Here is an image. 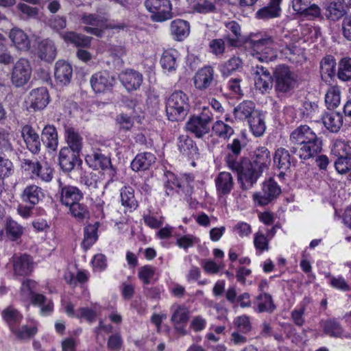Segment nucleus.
<instances>
[{
    "label": "nucleus",
    "instance_id": "nucleus-1",
    "mask_svg": "<svg viewBox=\"0 0 351 351\" xmlns=\"http://www.w3.org/2000/svg\"><path fill=\"white\" fill-rule=\"evenodd\" d=\"M287 147L289 150L278 148L274 155V164L281 171L280 174L296 165L297 160L291 155L306 160L319 154L322 150V140L308 125H301L291 132Z\"/></svg>",
    "mask_w": 351,
    "mask_h": 351
},
{
    "label": "nucleus",
    "instance_id": "nucleus-2",
    "mask_svg": "<svg viewBox=\"0 0 351 351\" xmlns=\"http://www.w3.org/2000/svg\"><path fill=\"white\" fill-rule=\"evenodd\" d=\"M273 77L274 89L278 96L291 94L297 87L298 75L288 66H277L273 73Z\"/></svg>",
    "mask_w": 351,
    "mask_h": 351
},
{
    "label": "nucleus",
    "instance_id": "nucleus-3",
    "mask_svg": "<svg viewBox=\"0 0 351 351\" xmlns=\"http://www.w3.org/2000/svg\"><path fill=\"white\" fill-rule=\"evenodd\" d=\"M189 110V97L181 90L173 92L166 101V113L169 121H183Z\"/></svg>",
    "mask_w": 351,
    "mask_h": 351
},
{
    "label": "nucleus",
    "instance_id": "nucleus-4",
    "mask_svg": "<svg viewBox=\"0 0 351 351\" xmlns=\"http://www.w3.org/2000/svg\"><path fill=\"white\" fill-rule=\"evenodd\" d=\"M250 54L261 62H269L276 56L278 44L272 36H265L249 42Z\"/></svg>",
    "mask_w": 351,
    "mask_h": 351
},
{
    "label": "nucleus",
    "instance_id": "nucleus-5",
    "mask_svg": "<svg viewBox=\"0 0 351 351\" xmlns=\"http://www.w3.org/2000/svg\"><path fill=\"white\" fill-rule=\"evenodd\" d=\"M237 169H230L237 172L238 182L243 190H248L257 182L262 173L253 167L249 160L239 162Z\"/></svg>",
    "mask_w": 351,
    "mask_h": 351
},
{
    "label": "nucleus",
    "instance_id": "nucleus-6",
    "mask_svg": "<svg viewBox=\"0 0 351 351\" xmlns=\"http://www.w3.org/2000/svg\"><path fill=\"white\" fill-rule=\"evenodd\" d=\"M144 5L151 13L150 19L154 22H163L173 17L169 0H145Z\"/></svg>",
    "mask_w": 351,
    "mask_h": 351
},
{
    "label": "nucleus",
    "instance_id": "nucleus-7",
    "mask_svg": "<svg viewBox=\"0 0 351 351\" xmlns=\"http://www.w3.org/2000/svg\"><path fill=\"white\" fill-rule=\"evenodd\" d=\"M213 120V114L206 108H204L198 116L191 117L186 123V130L200 138L210 131V123Z\"/></svg>",
    "mask_w": 351,
    "mask_h": 351
},
{
    "label": "nucleus",
    "instance_id": "nucleus-8",
    "mask_svg": "<svg viewBox=\"0 0 351 351\" xmlns=\"http://www.w3.org/2000/svg\"><path fill=\"white\" fill-rule=\"evenodd\" d=\"M71 16H77L81 23L86 26L84 30L88 34H93L98 37H101L104 32L102 28L106 27L107 19L102 16L97 14H89L86 12L78 13L73 12L69 14Z\"/></svg>",
    "mask_w": 351,
    "mask_h": 351
},
{
    "label": "nucleus",
    "instance_id": "nucleus-9",
    "mask_svg": "<svg viewBox=\"0 0 351 351\" xmlns=\"http://www.w3.org/2000/svg\"><path fill=\"white\" fill-rule=\"evenodd\" d=\"M171 311L172 312L171 322L175 331L181 336L186 335V326L190 318L189 308L184 305L175 304L171 306Z\"/></svg>",
    "mask_w": 351,
    "mask_h": 351
},
{
    "label": "nucleus",
    "instance_id": "nucleus-10",
    "mask_svg": "<svg viewBox=\"0 0 351 351\" xmlns=\"http://www.w3.org/2000/svg\"><path fill=\"white\" fill-rule=\"evenodd\" d=\"M32 75L29 62L20 58L14 64L11 73V82L16 87H21L28 82Z\"/></svg>",
    "mask_w": 351,
    "mask_h": 351
},
{
    "label": "nucleus",
    "instance_id": "nucleus-11",
    "mask_svg": "<svg viewBox=\"0 0 351 351\" xmlns=\"http://www.w3.org/2000/svg\"><path fill=\"white\" fill-rule=\"evenodd\" d=\"M281 193V189L276 182L269 178L263 184L262 191L253 195L255 202L259 206H265L276 198Z\"/></svg>",
    "mask_w": 351,
    "mask_h": 351
},
{
    "label": "nucleus",
    "instance_id": "nucleus-12",
    "mask_svg": "<svg viewBox=\"0 0 351 351\" xmlns=\"http://www.w3.org/2000/svg\"><path fill=\"white\" fill-rule=\"evenodd\" d=\"M244 145L239 138H234L231 143L227 145L228 153L225 157V161L229 169H237L239 162L247 160L240 156Z\"/></svg>",
    "mask_w": 351,
    "mask_h": 351
},
{
    "label": "nucleus",
    "instance_id": "nucleus-13",
    "mask_svg": "<svg viewBox=\"0 0 351 351\" xmlns=\"http://www.w3.org/2000/svg\"><path fill=\"white\" fill-rule=\"evenodd\" d=\"M28 108L37 111L44 109L49 102V95L46 87L32 90L27 99Z\"/></svg>",
    "mask_w": 351,
    "mask_h": 351
},
{
    "label": "nucleus",
    "instance_id": "nucleus-14",
    "mask_svg": "<svg viewBox=\"0 0 351 351\" xmlns=\"http://www.w3.org/2000/svg\"><path fill=\"white\" fill-rule=\"evenodd\" d=\"M14 274L16 276H27L33 271L34 261L27 254H14L12 258Z\"/></svg>",
    "mask_w": 351,
    "mask_h": 351
},
{
    "label": "nucleus",
    "instance_id": "nucleus-15",
    "mask_svg": "<svg viewBox=\"0 0 351 351\" xmlns=\"http://www.w3.org/2000/svg\"><path fill=\"white\" fill-rule=\"evenodd\" d=\"M90 83L95 93H101L112 88L114 78L106 71L98 72L92 75Z\"/></svg>",
    "mask_w": 351,
    "mask_h": 351
},
{
    "label": "nucleus",
    "instance_id": "nucleus-16",
    "mask_svg": "<svg viewBox=\"0 0 351 351\" xmlns=\"http://www.w3.org/2000/svg\"><path fill=\"white\" fill-rule=\"evenodd\" d=\"M215 71L211 66H206L199 69L193 77L195 87L199 90L208 88L214 81Z\"/></svg>",
    "mask_w": 351,
    "mask_h": 351
},
{
    "label": "nucleus",
    "instance_id": "nucleus-17",
    "mask_svg": "<svg viewBox=\"0 0 351 351\" xmlns=\"http://www.w3.org/2000/svg\"><path fill=\"white\" fill-rule=\"evenodd\" d=\"M80 154L62 147L59 152V165L61 169L65 172L71 171L77 164L81 162Z\"/></svg>",
    "mask_w": 351,
    "mask_h": 351
},
{
    "label": "nucleus",
    "instance_id": "nucleus-18",
    "mask_svg": "<svg viewBox=\"0 0 351 351\" xmlns=\"http://www.w3.org/2000/svg\"><path fill=\"white\" fill-rule=\"evenodd\" d=\"M21 136L26 144L27 148L34 154L40 152L41 143L39 135L33 128L29 125H24L21 129Z\"/></svg>",
    "mask_w": 351,
    "mask_h": 351
},
{
    "label": "nucleus",
    "instance_id": "nucleus-19",
    "mask_svg": "<svg viewBox=\"0 0 351 351\" xmlns=\"http://www.w3.org/2000/svg\"><path fill=\"white\" fill-rule=\"evenodd\" d=\"M64 138L67 144L64 148L81 153L83 147V137L78 130L71 126H64Z\"/></svg>",
    "mask_w": 351,
    "mask_h": 351
},
{
    "label": "nucleus",
    "instance_id": "nucleus-20",
    "mask_svg": "<svg viewBox=\"0 0 351 351\" xmlns=\"http://www.w3.org/2000/svg\"><path fill=\"white\" fill-rule=\"evenodd\" d=\"M60 202L66 206H70L80 202L83 198V193L77 186L72 185H60Z\"/></svg>",
    "mask_w": 351,
    "mask_h": 351
},
{
    "label": "nucleus",
    "instance_id": "nucleus-21",
    "mask_svg": "<svg viewBox=\"0 0 351 351\" xmlns=\"http://www.w3.org/2000/svg\"><path fill=\"white\" fill-rule=\"evenodd\" d=\"M120 80L128 91L136 90L143 83V75L134 70H127L120 75Z\"/></svg>",
    "mask_w": 351,
    "mask_h": 351
},
{
    "label": "nucleus",
    "instance_id": "nucleus-22",
    "mask_svg": "<svg viewBox=\"0 0 351 351\" xmlns=\"http://www.w3.org/2000/svg\"><path fill=\"white\" fill-rule=\"evenodd\" d=\"M85 160L89 167L93 169H101L104 170L112 167L110 158L102 154L100 150L94 151L93 153L86 155Z\"/></svg>",
    "mask_w": 351,
    "mask_h": 351
},
{
    "label": "nucleus",
    "instance_id": "nucleus-23",
    "mask_svg": "<svg viewBox=\"0 0 351 351\" xmlns=\"http://www.w3.org/2000/svg\"><path fill=\"white\" fill-rule=\"evenodd\" d=\"M326 18L332 21L336 22L345 17L346 14V8L345 4L341 1H331L326 5Z\"/></svg>",
    "mask_w": 351,
    "mask_h": 351
},
{
    "label": "nucleus",
    "instance_id": "nucleus-24",
    "mask_svg": "<svg viewBox=\"0 0 351 351\" xmlns=\"http://www.w3.org/2000/svg\"><path fill=\"white\" fill-rule=\"evenodd\" d=\"M271 161L270 152L267 148L262 147L255 151L251 164L263 173L265 170L269 169Z\"/></svg>",
    "mask_w": 351,
    "mask_h": 351
},
{
    "label": "nucleus",
    "instance_id": "nucleus-25",
    "mask_svg": "<svg viewBox=\"0 0 351 351\" xmlns=\"http://www.w3.org/2000/svg\"><path fill=\"white\" fill-rule=\"evenodd\" d=\"M73 75V69L71 65L64 61L58 60L56 63L54 77L60 84L66 85L71 80Z\"/></svg>",
    "mask_w": 351,
    "mask_h": 351
},
{
    "label": "nucleus",
    "instance_id": "nucleus-26",
    "mask_svg": "<svg viewBox=\"0 0 351 351\" xmlns=\"http://www.w3.org/2000/svg\"><path fill=\"white\" fill-rule=\"evenodd\" d=\"M9 38L18 50L27 51L30 49V40L23 30L18 28L11 29Z\"/></svg>",
    "mask_w": 351,
    "mask_h": 351
},
{
    "label": "nucleus",
    "instance_id": "nucleus-27",
    "mask_svg": "<svg viewBox=\"0 0 351 351\" xmlns=\"http://www.w3.org/2000/svg\"><path fill=\"white\" fill-rule=\"evenodd\" d=\"M38 56L46 62H52L56 56V48L54 43L49 39L41 40L38 45Z\"/></svg>",
    "mask_w": 351,
    "mask_h": 351
},
{
    "label": "nucleus",
    "instance_id": "nucleus-28",
    "mask_svg": "<svg viewBox=\"0 0 351 351\" xmlns=\"http://www.w3.org/2000/svg\"><path fill=\"white\" fill-rule=\"evenodd\" d=\"M44 196L42 188L35 184L26 186L21 194L22 200L32 204L33 206L38 204Z\"/></svg>",
    "mask_w": 351,
    "mask_h": 351
},
{
    "label": "nucleus",
    "instance_id": "nucleus-29",
    "mask_svg": "<svg viewBox=\"0 0 351 351\" xmlns=\"http://www.w3.org/2000/svg\"><path fill=\"white\" fill-rule=\"evenodd\" d=\"M155 156L150 152L138 154L131 162V168L136 172L145 171L155 162Z\"/></svg>",
    "mask_w": 351,
    "mask_h": 351
},
{
    "label": "nucleus",
    "instance_id": "nucleus-30",
    "mask_svg": "<svg viewBox=\"0 0 351 351\" xmlns=\"http://www.w3.org/2000/svg\"><path fill=\"white\" fill-rule=\"evenodd\" d=\"M62 37L66 43L73 44L77 47L82 48L89 47L93 39L90 36L73 31L64 32L62 34Z\"/></svg>",
    "mask_w": 351,
    "mask_h": 351
},
{
    "label": "nucleus",
    "instance_id": "nucleus-31",
    "mask_svg": "<svg viewBox=\"0 0 351 351\" xmlns=\"http://www.w3.org/2000/svg\"><path fill=\"white\" fill-rule=\"evenodd\" d=\"M258 111L255 109V104L253 101L245 100L234 108V115L239 120H249Z\"/></svg>",
    "mask_w": 351,
    "mask_h": 351
},
{
    "label": "nucleus",
    "instance_id": "nucleus-32",
    "mask_svg": "<svg viewBox=\"0 0 351 351\" xmlns=\"http://www.w3.org/2000/svg\"><path fill=\"white\" fill-rule=\"evenodd\" d=\"M217 191L219 195L229 194L233 187L232 175L228 172H221L215 179Z\"/></svg>",
    "mask_w": 351,
    "mask_h": 351
},
{
    "label": "nucleus",
    "instance_id": "nucleus-33",
    "mask_svg": "<svg viewBox=\"0 0 351 351\" xmlns=\"http://www.w3.org/2000/svg\"><path fill=\"white\" fill-rule=\"evenodd\" d=\"M324 126L331 132H337L343 125V117L339 112H328L322 116Z\"/></svg>",
    "mask_w": 351,
    "mask_h": 351
},
{
    "label": "nucleus",
    "instance_id": "nucleus-34",
    "mask_svg": "<svg viewBox=\"0 0 351 351\" xmlns=\"http://www.w3.org/2000/svg\"><path fill=\"white\" fill-rule=\"evenodd\" d=\"M242 68V59L234 56L219 66V70L223 77H228Z\"/></svg>",
    "mask_w": 351,
    "mask_h": 351
},
{
    "label": "nucleus",
    "instance_id": "nucleus-35",
    "mask_svg": "<svg viewBox=\"0 0 351 351\" xmlns=\"http://www.w3.org/2000/svg\"><path fill=\"white\" fill-rule=\"evenodd\" d=\"M42 141L47 147L55 151L58 146V136L56 128L53 125H46L42 131Z\"/></svg>",
    "mask_w": 351,
    "mask_h": 351
},
{
    "label": "nucleus",
    "instance_id": "nucleus-36",
    "mask_svg": "<svg viewBox=\"0 0 351 351\" xmlns=\"http://www.w3.org/2000/svg\"><path fill=\"white\" fill-rule=\"evenodd\" d=\"M1 315L10 330H14L13 328L18 326L23 319L21 313L12 306L3 309Z\"/></svg>",
    "mask_w": 351,
    "mask_h": 351
},
{
    "label": "nucleus",
    "instance_id": "nucleus-37",
    "mask_svg": "<svg viewBox=\"0 0 351 351\" xmlns=\"http://www.w3.org/2000/svg\"><path fill=\"white\" fill-rule=\"evenodd\" d=\"M170 29L175 39L182 40L189 34L190 26L187 21L177 19L171 22Z\"/></svg>",
    "mask_w": 351,
    "mask_h": 351
},
{
    "label": "nucleus",
    "instance_id": "nucleus-38",
    "mask_svg": "<svg viewBox=\"0 0 351 351\" xmlns=\"http://www.w3.org/2000/svg\"><path fill=\"white\" fill-rule=\"evenodd\" d=\"M282 0H271L268 5L258 10L256 16L259 19H268L279 16L280 4Z\"/></svg>",
    "mask_w": 351,
    "mask_h": 351
},
{
    "label": "nucleus",
    "instance_id": "nucleus-39",
    "mask_svg": "<svg viewBox=\"0 0 351 351\" xmlns=\"http://www.w3.org/2000/svg\"><path fill=\"white\" fill-rule=\"evenodd\" d=\"M320 326L326 335L333 337H341L343 329L335 319H322Z\"/></svg>",
    "mask_w": 351,
    "mask_h": 351
},
{
    "label": "nucleus",
    "instance_id": "nucleus-40",
    "mask_svg": "<svg viewBox=\"0 0 351 351\" xmlns=\"http://www.w3.org/2000/svg\"><path fill=\"white\" fill-rule=\"evenodd\" d=\"M121 204L130 210H135L138 207V202L134 196V190L132 186H125L121 189Z\"/></svg>",
    "mask_w": 351,
    "mask_h": 351
},
{
    "label": "nucleus",
    "instance_id": "nucleus-41",
    "mask_svg": "<svg viewBox=\"0 0 351 351\" xmlns=\"http://www.w3.org/2000/svg\"><path fill=\"white\" fill-rule=\"evenodd\" d=\"M99 223L89 224L84 228V239L82 243V247L86 250L89 249L97 240V230Z\"/></svg>",
    "mask_w": 351,
    "mask_h": 351
},
{
    "label": "nucleus",
    "instance_id": "nucleus-42",
    "mask_svg": "<svg viewBox=\"0 0 351 351\" xmlns=\"http://www.w3.org/2000/svg\"><path fill=\"white\" fill-rule=\"evenodd\" d=\"M248 123L251 130L256 136H260L263 134L266 125L265 117L261 112H255V114L248 120Z\"/></svg>",
    "mask_w": 351,
    "mask_h": 351
},
{
    "label": "nucleus",
    "instance_id": "nucleus-43",
    "mask_svg": "<svg viewBox=\"0 0 351 351\" xmlns=\"http://www.w3.org/2000/svg\"><path fill=\"white\" fill-rule=\"evenodd\" d=\"M5 233L11 241H16L22 236L23 228L12 218L8 217L5 221Z\"/></svg>",
    "mask_w": 351,
    "mask_h": 351
},
{
    "label": "nucleus",
    "instance_id": "nucleus-44",
    "mask_svg": "<svg viewBox=\"0 0 351 351\" xmlns=\"http://www.w3.org/2000/svg\"><path fill=\"white\" fill-rule=\"evenodd\" d=\"M256 303L258 313H272L276 308L271 295L267 293L258 295L256 297Z\"/></svg>",
    "mask_w": 351,
    "mask_h": 351
},
{
    "label": "nucleus",
    "instance_id": "nucleus-45",
    "mask_svg": "<svg viewBox=\"0 0 351 351\" xmlns=\"http://www.w3.org/2000/svg\"><path fill=\"white\" fill-rule=\"evenodd\" d=\"M226 27L232 33V36L228 34L226 37L228 44L232 47H237L239 45V38L241 36L240 25L236 21H232L226 24Z\"/></svg>",
    "mask_w": 351,
    "mask_h": 351
},
{
    "label": "nucleus",
    "instance_id": "nucleus-46",
    "mask_svg": "<svg viewBox=\"0 0 351 351\" xmlns=\"http://www.w3.org/2000/svg\"><path fill=\"white\" fill-rule=\"evenodd\" d=\"M178 147L180 152L185 156H190L196 152L197 147L194 141L187 135H181L178 138Z\"/></svg>",
    "mask_w": 351,
    "mask_h": 351
},
{
    "label": "nucleus",
    "instance_id": "nucleus-47",
    "mask_svg": "<svg viewBox=\"0 0 351 351\" xmlns=\"http://www.w3.org/2000/svg\"><path fill=\"white\" fill-rule=\"evenodd\" d=\"M336 62L332 56H326L320 62V74L323 79L332 77L335 72Z\"/></svg>",
    "mask_w": 351,
    "mask_h": 351
},
{
    "label": "nucleus",
    "instance_id": "nucleus-48",
    "mask_svg": "<svg viewBox=\"0 0 351 351\" xmlns=\"http://www.w3.org/2000/svg\"><path fill=\"white\" fill-rule=\"evenodd\" d=\"M214 134L223 139L229 138L233 134V128L222 121H216L212 127Z\"/></svg>",
    "mask_w": 351,
    "mask_h": 351
},
{
    "label": "nucleus",
    "instance_id": "nucleus-49",
    "mask_svg": "<svg viewBox=\"0 0 351 351\" xmlns=\"http://www.w3.org/2000/svg\"><path fill=\"white\" fill-rule=\"evenodd\" d=\"M177 52L176 51H165L160 58V64L164 69L168 71L176 70Z\"/></svg>",
    "mask_w": 351,
    "mask_h": 351
},
{
    "label": "nucleus",
    "instance_id": "nucleus-50",
    "mask_svg": "<svg viewBox=\"0 0 351 351\" xmlns=\"http://www.w3.org/2000/svg\"><path fill=\"white\" fill-rule=\"evenodd\" d=\"M331 154L337 158L346 156L351 154V147L345 141L337 139L332 144Z\"/></svg>",
    "mask_w": 351,
    "mask_h": 351
},
{
    "label": "nucleus",
    "instance_id": "nucleus-51",
    "mask_svg": "<svg viewBox=\"0 0 351 351\" xmlns=\"http://www.w3.org/2000/svg\"><path fill=\"white\" fill-rule=\"evenodd\" d=\"M167 180L165 183L166 193L167 195H171L172 191L176 190L177 192L182 191V184L180 178H178L173 173L168 172L166 174Z\"/></svg>",
    "mask_w": 351,
    "mask_h": 351
},
{
    "label": "nucleus",
    "instance_id": "nucleus-52",
    "mask_svg": "<svg viewBox=\"0 0 351 351\" xmlns=\"http://www.w3.org/2000/svg\"><path fill=\"white\" fill-rule=\"evenodd\" d=\"M14 165L12 162L0 153V179L4 180L14 173Z\"/></svg>",
    "mask_w": 351,
    "mask_h": 351
},
{
    "label": "nucleus",
    "instance_id": "nucleus-53",
    "mask_svg": "<svg viewBox=\"0 0 351 351\" xmlns=\"http://www.w3.org/2000/svg\"><path fill=\"white\" fill-rule=\"evenodd\" d=\"M53 176V169L47 164H43L40 162L37 171L36 172L35 179H39L42 182H50Z\"/></svg>",
    "mask_w": 351,
    "mask_h": 351
},
{
    "label": "nucleus",
    "instance_id": "nucleus-54",
    "mask_svg": "<svg viewBox=\"0 0 351 351\" xmlns=\"http://www.w3.org/2000/svg\"><path fill=\"white\" fill-rule=\"evenodd\" d=\"M274 77L271 73L266 74L254 80V84L256 89L259 90L261 93H268L272 88V82Z\"/></svg>",
    "mask_w": 351,
    "mask_h": 351
},
{
    "label": "nucleus",
    "instance_id": "nucleus-55",
    "mask_svg": "<svg viewBox=\"0 0 351 351\" xmlns=\"http://www.w3.org/2000/svg\"><path fill=\"white\" fill-rule=\"evenodd\" d=\"M325 102L328 109L337 107L340 104L339 90L335 87L328 89L325 96Z\"/></svg>",
    "mask_w": 351,
    "mask_h": 351
},
{
    "label": "nucleus",
    "instance_id": "nucleus-56",
    "mask_svg": "<svg viewBox=\"0 0 351 351\" xmlns=\"http://www.w3.org/2000/svg\"><path fill=\"white\" fill-rule=\"evenodd\" d=\"M337 76L343 81H348L351 79V58H343L341 60Z\"/></svg>",
    "mask_w": 351,
    "mask_h": 351
},
{
    "label": "nucleus",
    "instance_id": "nucleus-57",
    "mask_svg": "<svg viewBox=\"0 0 351 351\" xmlns=\"http://www.w3.org/2000/svg\"><path fill=\"white\" fill-rule=\"evenodd\" d=\"M191 7L199 13H208L215 10L214 4L208 0H188Z\"/></svg>",
    "mask_w": 351,
    "mask_h": 351
},
{
    "label": "nucleus",
    "instance_id": "nucleus-58",
    "mask_svg": "<svg viewBox=\"0 0 351 351\" xmlns=\"http://www.w3.org/2000/svg\"><path fill=\"white\" fill-rule=\"evenodd\" d=\"M14 330H11L16 338L20 340L29 339L37 332L36 327H27L26 325L18 328L14 327Z\"/></svg>",
    "mask_w": 351,
    "mask_h": 351
},
{
    "label": "nucleus",
    "instance_id": "nucleus-59",
    "mask_svg": "<svg viewBox=\"0 0 351 351\" xmlns=\"http://www.w3.org/2000/svg\"><path fill=\"white\" fill-rule=\"evenodd\" d=\"M69 207L71 214L80 221L84 220L89 217L88 208L83 204L78 202Z\"/></svg>",
    "mask_w": 351,
    "mask_h": 351
},
{
    "label": "nucleus",
    "instance_id": "nucleus-60",
    "mask_svg": "<svg viewBox=\"0 0 351 351\" xmlns=\"http://www.w3.org/2000/svg\"><path fill=\"white\" fill-rule=\"evenodd\" d=\"M335 167L339 173L344 174L351 170V154L337 158Z\"/></svg>",
    "mask_w": 351,
    "mask_h": 351
},
{
    "label": "nucleus",
    "instance_id": "nucleus-61",
    "mask_svg": "<svg viewBox=\"0 0 351 351\" xmlns=\"http://www.w3.org/2000/svg\"><path fill=\"white\" fill-rule=\"evenodd\" d=\"M40 161L35 159H23L21 164V167L23 171L30 176L33 180L35 179L36 172L38 170Z\"/></svg>",
    "mask_w": 351,
    "mask_h": 351
},
{
    "label": "nucleus",
    "instance_id": "nucleus-62",
    "mask_svg": "<svg viewBox=\"0 0 351 351\" xmlns=\"http://www.w3.org/2000/svg\"><path fill=\"white\" fill-rule=\"evenodd\" d=\"M301 111L304 117L313 118L319 112V106L316 101L306 99L303 102Z\"/></svg>",
    "mask_w": 351,
    "mask_h": 351
},
{
    "label": "nucleus",
    "instance_id": "nucleus-63",
    "mask_svg": "<svg viewBox=\"0 0 351 351\" xmlns=\"http://www.w3.org/2000/svg\"><path fill=\"white\" fill-rule=\"evenodd\" d=\"M155 268L151 265H145L138 269V278L144 285L151 283L152 279L155 275Z\"/></svg>",
    "mask_w": 351,
    "mask_h": 351
},
{
    "label": "nucleus",
    "instance_id": "nucleus-64",
    "mask_svg": "<svg viewBox=\"0 0 351 351\" xmlns=\"http://www.w3.org/2000/svg\"><path fill=\"white\" fill-rule=\"evenodd\" d=\"M210 51L216 56H222L225 52V41L221 38L213 39L209 43Z\"/></svg>",
    "mask_w": 351,
    "mask_h": 351
}]
</instances>
